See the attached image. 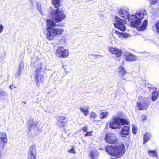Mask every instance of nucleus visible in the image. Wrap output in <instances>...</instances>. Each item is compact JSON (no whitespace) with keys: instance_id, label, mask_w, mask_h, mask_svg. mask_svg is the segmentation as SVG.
<instances>
[{"instance_id":"nucleus-12","label":"nucleus","mask_w":159,"mask_h":159,"mask_svg":"<svg viewBox=\"0 0 159 159\" xmlns=\"http://www.w3.org/2000/svg\"><path fill=\"white\" fill-rule=\"evenodd\" d=\"M125 59L127 61H134L136 60L137 57L133 54L126 52L124 53Z\"/></svg>"},{"instance_id":"nucleus-33","label":"nucleus","mask_w":159,"mask_h":159,"mask_svg":"<svg viewBox=\"0 0 159 159\" xmlns=\"http://www.w3.org/2000/svg\"><path fill=\"white\" fill-rule=\"evenodd\" d=\"M47 95L48 96L52 97L54 96V93L52 91H50L48 92Z\"/></svg>"},{"instance_id":"nucleus-18","label":"nucleus","mask_w":159,"mask_h":159,"mask_svg":"<svg viewBox=\"0 0 159 159\" xmlns=\"http://www.w3.org/2000/svg\"><path fill=\"white\" fill-rule=\"evenodd\" d=\"M148 25V21L147 20H144L143 23L142 25L139 27L138 28V30L139 31H142L146 29Z\"/></svg>"},{"instance_id":"nucleus-8","label":"nucleus","mask_w":159,"mask_h":159,"mask_svg":"<svg viewBox=\"0 0 159 159\" xmlns=\"http://www.w3.org/2000/svg\"><path fill=\"white\" fill-rule=\"evenodd\" d=\"M105 140L107 143L111 144H115L118 142L115 134L111 133H108L105 135Z\"/></svg>"},{"instance_id":"nucleus-29","label":"nucleus","mask_w":159,"mask_h":159,"mask_svg":"<svg viewBox=\"0 0 159 159\" xmlns=\"http://www.w3.org/2000/svg\"><path fill=\"white\" fill-rule=\"evenodd\" d=\"M68 152L70 153H73L75 154L76 153V152L75 151L74 147H72L70 149L68 150Z\"/></svg>"},{"instance_id":"nucleus-31","label":"nucleus","mask_w":159,"mask_h":159,"mask_svg":"<svg viewBox=\"0 0 159 159\" xmlns=\"http://www.w3.org/2000/svg\"><path fill=\"white\" fill-rule=\"evenodd\" d=\"M22 67H19V69H18V71L17 72V73H16V75L17 76H19L21 75V70H22Z\"/></svg>"},{"instance_id":"nucleus-14","label":"nucleus","mask_w":159,"mask_h":159,"mask_svg":"<svg viewBox=\"0 0 159 159\" xmlns=\"http://www.w3.org/2000/svg\"><path fill=\"white\" fill-rule=\"evenodd\" d=\"M65 119V117L64 116H61L58 118L57 123V125L58 126L62 128L63 127H66L67 126L66 123L64 121Z\"/></svg>"},{"instance_id":"nucleus-13","label":"nucleus","mask_w":159,"mask_h":159,"mask_svg":"<svg viewBox=\"0 0 159 159\" xmlns=\"http://www.w3.org/2000/svg\"><path fill=\"white\" fill-rule=\"evenodd\" d=\"M129 127L127 126H124L121 128L120 135L122 137H125L129 135Z\"/></svg>"},{"instance_id":"nucleus-6","label":"nucleus","mask_w":159,"mask_h":159,"mask_svg":"<svg viewBox=\"0 0 159 159\" xmlns=\"http://www.w3.org/2000/svg\"><path fill=\"white\" fill-rule=\"evenodd\" d=\"M139 99L141 101L137 102V107L140 110L146 109L149 105V98H144L142 99V97H139Z\"/></svg>"},{"instance_id":"nucleus-20","label":"nucleus","mask_w":159,"mask_h":159,"mask_svg":"<svg viewBox=\"0 0 159 159\" xmlns=\"http://www.w3.org/2000/svg\"><path fill=\"white\" fill-rule=\"evenodd\" d=\"M79 108L85 116H86L89 114V112L88 109L89 107L84 106L83 107H80Z\"/></svg>"},{"instance_id":"nucleus-34","label":"nucleus","mask_w":159,"mask_h":159,"mask_svg":"<svg viewBox=\"0 0 159 159\" xmlns=\"http://www.w3.org/2000/svg\"><path fill=\"white\" fill-rule=\"evenodd\" d=\"M81 129L84 131V132H86L88 129V127L87 126H85L83 127H82Z\"/></svg>"},{"instance_id":"nucleus-25","label":"nucleus","mask_w":159,"mask_h":159,"mask_svg":"<svg viewBox=\"0 0 159 159\" xmlns=\"http://www.w3.org/2000/svg\"><path fill=\"white\" fill-rule=\"evenodd\" d=\"M119 74L123 76L126 73V71L123 67L120 66L119 68Z\"/></svg>"},{"instance_id":"nucleus-38","label":"nucleus","mask_w":159,"mask_h":159,"mask_svg":"<svg viewBox=\"0 0 159 159\" xmlns=\"http://www.w3.org/2000/svg\"><path fill=\"white\" fill-rule=\"evenodd\" d=\"M7 95V93H6L4 92L3 91L0 92V97L2 96H5Z\"/></svg>"},{"instance_id":"nucleus-23","label":"nucleus","mask_w":159,"mask_h":159,"mask_svg":"<svg viewBox=\"0 0 159 159\" xmlns=\"http://www.w3.org/2000/svg\"><path fill=\"white\" fill-rule=\"evenodd\" d=\"M52 4L54 7L58 8L60 6V0H52Z\"/></svg>"},{"instance_id":"nucleus-42","label":"nucleus","mask_w":159,"mask_h":159,"mask_svg":"<svg viewBox=\"0 0 159 159\" xmlns=\"http://www.w3.org/2000/svg\"><path fill=\"white\" fill-rule=\"evenodd\" d=\"M142 117V118L143 120V121L144 120L146 119V116L145 115H143Z\"/></svg>"},{"instance_id":"nucleus-35","label":"nucleus","mask_w":159,"mask_h":159,"mask_svg":"<svg viewBox=\"0 0 159 159\" xmlns=\"http://www.w3.org/2000/svg\"><path fill=\"white\" fill-rule=\"evenodd\" d=\"M92 131H89V132H87L85 134L84 136L85 137L91 136L92 135Z\"/></svg>"},{"instance_id":"nucleus-15","label":"nucleus","mask_w":159,"mask_h":159,"mask_svg":"<svg viewBox=\"0 0 159 159\" xmlns=\"http://www.w3.org/2000/svg\"><path fill=\"white\" fill-rule=\"evenodd\" d=\"M99 156V152L97 151L94 150L92 151L90 154L91 159H97Z\"/></svg>"},{"instance_id":"nucleus-24","label":"nucleus","mask_w":159,"mask_h":159,"mask_svg":"<svg viewBox=\"0 0 159 159\" xmlns=\"http://www.w3.org/2000/svg\"><path fill=\"white\" fill-rule=\"evenodd\" d=\"M115 33L118 35L120 37H121L122 36L124 37H127L128 35L127 34H126L120 32L117 30H116Z\"/></svg>"},{"instance_id":"nucleus-28","label":"nucleus","mask_w":159,"mask_h":159,"mask_svg":"<svg viewBox=\"0 0 159 159\" xmlns=\"http://www.w3.org/2000/svg\"><path fill=\"white\" fill-rule=\"evenodd\" d=\"M30 125V126L31 129H34L35 128L36 126L35 123L34 122L33 120H31Z\"/></svg>"},{"instance_id":"nucleus-36","label":"nucleus","mask_w":159,"mask_h":159,"mask_svg":"<svg viewBox=\"0 0 159 159\" xmlns=\"http://www.w3.org/2000/svg\"><path fill=\"white\" fill-rule=\"evenodd\" d=\"M38 11H39V12H40L41 14L43 15V11L42 10V8H41L40 7L38 6Z\"/></svg>"},{"instance_id":"nucleus-7","label":"nucleus","mask_w":159,"mask_h":159,"mask_svg":"<svg viewBox=\"0 0 159 159\" xmlns=\"http://www.w3.org/2000/svg\"><path fill=\"white\" fill-rule=\"evenodd\" d=\"M115 21L114 23L115 27L122 31H125L126 29L124 25L125 23V21L116 16L115 17Z\"/></svg>"},{"instance_id":"nucleus-11","label":"nucleus","mask_w":159,"mask_h":159,"mask_svg":"<svg viewBox=\"0 0 159 159\" xmlns=\"http://www.w3.org/2000/svg\"><path fill=\"white\" fill-rule=\"evenodd\" d=\"M120 15L124 19H127L129 20H131L130 18V16L132 14H129L128 10L121 9L119 12Z\"/></svg>"},{"instance_id":"nucleus-16","label":"nucleus","mask_w":159,"mask_h":159,"mask_svg":"<svg viewBox=\"0 0 159 159\" xmlns=\"http://www.w3.org/2000/svg\"><path fill=\"white\" fill-rule=\"evenodd\" d=\"M43 69L40 66V67L37 68L36 70V72L37 74L35 77V80H37V82L38 83L39 82V80H40V76H39V73L40 72L42 71Z\"/></svg>"},{"instance_id":"nucleus-17","label":"nucleus","mask_w":159,"mask_h":159,"mask_svg":"<svg viewBox=\"0 0 159 159\" xmlns=\"http://www.w3.org/2000/svg\"><path fill=\"white\" fill-rule=\"evenodd\" d=\"M152 135L151 134L148 133H146L144 135L143 139V143H146L147 142L151 137Z\"/></svg>"},{"instance_id":"nucleus-4","label":"nucleus","mask_w":159,"mask_h":159,"mask_svg":"<svg viewBox=\"0 0 159 159\" xmlns=\"http://www.w3.org/2000/svg\"><path fill=\"white\" fill-rule=\"evenodd\" d=\"M129 122L127 120L119 117L114 118L113 121L109 124V127L112 129H120L122 125H129Z\"/></svg>"},{"instance_id":"nucleus-27","label":"nucleus","mask_w":159,"mask_h":159,"mask_svg":"<svg viewBox=\"0 0 159 159\" xmlns=\"http://www.w3.org/2000/svg\"><path fill=\"white\" fill-rule=\"evenodd\" d=\"M36 155L28 153L27 159H36Z\"/></svg>"},{"instance_id":"nucleus-10","label":"nucleus","mask_w":159,"mask_h":159,"mask_svg":"<svg viewBox=\"0 0 159 159\" xmlns=\"http://www.w3.org/2000/svg\"><path fill=\"white\" fill-rule=\"evenodd\" d=\"M108 51L111 53L115 54L117 57H120L122 53L121 50L114 47H109Z\"/></svg>"},{"instance_id":"nucleus-5","label":"nucleus","mask_w":159,"mask_h":159,"mask_svg":"<svg viewBox=\"0 0 159 159\" xmlns=\"http://www.w3.org/2000/svg\"><path fill=\"white\" fill-rule=\"evenodd\" d=\"M69 52L67 49H65L62 46H59L57 47L56 54L58 57L66 58L69 55Z\"/></svg>"},{"instance_id":"nucleus-9","label":"nucleus","mask_w":159,"mask_h":159,"mask_svg":"<svg viewBox=\"0 0 159 159\" xmlns=\"http://www.w3.org/2000/svg\"><path fill=\"white\" fill-rule=\"evenodd\" d=\"M7 136L5 132H2L0 134V148L2 149L5 143L7 142Z\"/></svg>"},{"instance_id":"nucleus-44","label":"nucleus","mask_w":159,"mask_h":159,"mask_svg":"<svg viewBox=\"0 0 159 159\" xmlns=\"http://www.w3.org/2000/svg\"><path fill=\"white\" fill-rule=\"evenodd\" d=\"M65 41H66V40H64V42H65Z\"/></svg>"},{"instance_id":"nucleus-32","label":"nucleus","mask_w":159,"mask_h":159,"mask_svg":"<svg viewBox=\"0 0 159 159\" xmlns=\"http://www.w3.org/2000/svg\"><path fill=\"white\" fill-rule=\"evenodd\" d=\"M97 116V115L94 112H91L90 115V117L92 118L93 119H95L96 117Z\"/></svg>"},{"instance_id":"nucleus-43","label":"nucleus","mask_w":159,"mask_h":159,"mask_svg":"<svg viewBox=\"0 0 159 159\" xmlns=\"http://www.w3.org/2000/svg\"><path fill=\"white\" fill-rule=\"evenodd\" d=\"M23 102L24 103V104H25V103H26V102H23H23Z\"/></svg>"},{"instance_id":"nucleus-1","label":"nucleus","mask_w":159,"mask_h":159,"mask_svg":"<svg viewBox=\"0 0 159 159\" xmlns=\"http://www.w3.org/2000/svg\"><path fill=\"white\" fill-rule=\"evenodd\" d=\"M50 17L53 20H46V37L49 40H53L57 36L61 35L64 32V30L60 27H56L60 25L56 22L59 23L63 20L66 16L65 10L61 8L52 10L49 12Z\"/></svg>"},{"instance_id":"nucleus-21","label":"nucleus","mask_w":159,"mask_h":159,"mask_svg":"<svg viewBox=\"0 0 159 159\" xmlns=\"http://www.w3.org/2000/svg\"><path fill=\"white\" fill-rule=\"evenodd\" d=\"M109 113L107 111L103 112L101 113L99 116L100 118L103 119L109 116Z\"/></svg>"},{"instance_id":"nucleus-19","label":"nucleus","mask_w":159,"mask_h":159,"mask_svg":"<svg viewBox=\"0 0 159 159\" xmlns=\"http://www.w3.org/2000/svg\"><path fill=\"white\" fill-rule=\"evenodd\" d=\"M28 153L37 155L35 146L32 145L30 147Z\"/></svg>"},{"instance_id":"nucleus-41","label":"nucleus","mask_w":159,"mask_h":159,"mask_svg":"<svg viewBox=\"0 0 159 159\" xmlns=\"http://www.w3.org/2000/svg\"><path fill=\"white\" fill-rule=\"evenodd\" d=\"M10 88L11 89L15 88V87L14 85H11L10 86Z\"/></svg>"},{"instance_id":"nucleus-40","label":"nucleus","mask_w":159,"mask_h":159,"mask_svg":"<svg viewBox=\"0 0 159 159\" xmlns=\"http://www.w3.org/2000/svg\"><path fill=\"white\" fill-rule=\"evenodd\" d=\"M132 132L134 134H136L137 131L136 128L134 126L132 127Z\"/></svg>"},{"instance_id":"nucleus-26","label":"nucleus","mask_w":159,"mask_h":159,"mask_svg":"<svg viewBox=\"0 0 159 159\" xmlns=\"http://www.w3.org/2000/svg\"><path fill=\"white\" fill-rule=\"evenodd\" d=\"M148 152L149 155L152 157H157V152L155 150L151 151L148 150Z\"/></svg>"},{"instance_id":"nucleus-3","label":"nucleus","mask_w":159,"mask_h":159,"mask_svg":"<svg viewBox=\"0 0 159 159\" xmlns=\"http://www.w3.org/2000/svg\"><path fill=\"white\" fill-rule=\"evenodd\" d=\"M145 14L146 11L144 10L137 11L135 15H132L130 17L131 20H135L131 22V25L134 27H138L142 22L141 20L143 19Z\"/></svg>"},{"instance_id":"nucleus-30","label":"nucleus","mask_w":159,"mask_h":159,"mask_svg":"<svg viewBox=\"0 0 159 159\" xmlns=\"http://www.w3.org/2000/svg\"><path fill=\"white\" fill-rule=\"evenodd\" d=\"M155 26L156 29V31L159 33V20L155 24Z\"/></svg>"},{"instance_id":"nucleus-37","label":"nucleus","mask_w":159,"mask_h":159,"mask_svg":"<svg viewBox=\"0 0 159 159\" xmlns=\"http://www.w3.org/2000/svg\"><path fill=\"white\" fill-rule=\"evenodd\" d=\"M150 2V3L151 4H154L157 3L158 0H148Z\"/></svg>"},{"instance_id":"nucleus-39","label":"nucleus","mask_w":159,"mask_h":159,"mask_svg":"<svg viewBox=\"0 0 159 159\" xmlns=\"http://www.w3.org/2000/svg\"><path fill=\"white\" fill-rule=\"evenodd\" d=\"M4 26L1 24H0V34L3 31Z\"/></svg>"},{"instance_id":"nucleus-2","label":"nucleus","mask_w":159,"mask_h":159,"mask_svg":"<svg viewBox=\"0 0 159 159\" xmlns=\"http://www.w3.org/2000/svg\"><path fill=\"white\" fill-rule=\"evenodd\" d=\"M106 152L110 155L116 158L122 156L125 152V146H108L106 147Z\"/></svg>"},{"instance_id":"nucleus-22","label":"nucleus","mask_w":159,"mask_h":159,"mask_svg":"<svg viewBox=\"0 0 159 159\" xmlns=\"http://www.w3.org/2000/svg\"><path fill=\"white\" fill-rule=\"evenodd\" d=\"M158 96V93L156 91L153 92L152 93V100L154 101L156 100Z\"/></svg>"}]
</instances>
